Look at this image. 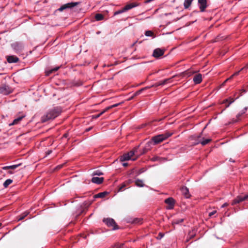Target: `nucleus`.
<instances>
[{"label":"nucleus","instance_id":"nucleus-1","mask_svg":"<svg viewBox=\"0 0 248 248\" xmlns=\"http://www.w3.org/2000/svg\"><path fill=\"white\" fill-rule=\"evenodd\" d=\"M61 112L62 108L61 107H55L50 109L46 115L42 117V122L45 123L48 120L54 119L58 116Z\"/></svg>","mask_w":248,"mask_h":248},{"label":"nucleus","instance_id":"nucleus-2","mask_svg":"<svg viewBox=\"0 0 248 248\" xmlns=\"http://www.w3.org/2000/svg\"><path fill=\"white\" fill-rule=\"evenodd\" d=\"M173 134V132L170 131H166L164 134H159L154 137H153L151 140L148 141L146 144V146H149L151 144L154 142V144H157L164 140H165L169 137H170Z\"/></svg>","mask_w":248,"mask_h":248},{"label":"nucleus","instance_id":"nucleus-3","mask_svg":"<svg viewBox=\"0 0 248 248\" xmlns=\"http://www.w3.org/2000/svg\"><path fill=\"white\" fill-rule=\"evenodd\" d=\"M104 222L108 227H113V230H115L119 229L118 226L117 225L115 220L111 218H104L103 219Z\"/></svg>","mask_w":248,"mask_h":248},{"label":"nucleus","instance_id":"nucleus-4","mask_svg":"<svg viewBox=\"0 0 248 248\" xmlns=\"http://www.w3.org/2000/svg\"><path fill=\"white\" fill-rule=\"evenodd\" d=\"M80 3V2H69V3H66L65 4H63L62 6H61L58 9V10L60 11V12H62L63 10L67 9H71V8L74 7L75 6H76L78 5Z\"/></svg>","mask_w":248,"mask_h":248},{"label":"nucleus","instance_id":"nucleus-5","mask_svg":"<svg viewBox=\"0 0 248 248\" xmlns=\"http://www.w3.org/2000/svg\"><path fill=\"white\" fill-rule=\"evenodd\" d=\"M11 46L16 52L21 51L24 48V45L21 42H15L12 44Z\"/></svg>","mask_w":248,"mask_h":248},{"label":"nucleus","instance_id":"nucleus-6","mask_svg":"<svg viewBox=\"0 0 248 248\" xmlns=\"http://www.w3.org/2000/svg\"><path fill=\"white\" fill-rule=\"evenodd\" d=\"M175 201L172 197H169L165 200V203L168 205L166 207L167 209H172L174 207Z\"/></svg>","mask_w":248,"mask_h":248},{"label":"nucleus","instance_id":"nucleus-7","mask_svg":"<svg viewBox=\"0 0 248 248\" xmlns=\"http://www.w3.org/2000/svg\"><path fill=\"white\" fill-rule=\"evenodd\" d=\"M11 92L10 88L8 85L3 84L0 86V93L7 95L11 93Z\"/></svg>","mask_w":248,"mask_h":248},{"label":"nucleus","instance_id":"nucleus-8","mask_svg":"<svg viewBox=\"0 0 248 248\" xmlns=\"http://www.w3.org/2000/svg\"><path fill=\"white\" fill-rule=\"evenodd\" d=\"M198 3L200 11L201 12H204L205 9L207 7V0H198Z\"/></svg>","mask_w":248,"mask_h":248},{"label":"nucleus","instance_id":"nucleus-9","mask_svg":"<svg viewBox=\"0 0 248 248\" xmlns=\"http://www.w3.org/2000/svg\"><path fill=\"white\" fill-rule=\"evenodd\" d=\"M164 53V50L160 48L155 49L153 53V56L155 58H159L160 56H162Z\"/></svg>","mask_w":248,"mask_h":248},{"label":"nucleus","instance_id":"nucleus-10","mask_svg":"<svg viewBox=\"0 0 248 248\" xmlns=\"http://www.w3.org/2000/svg\"><path fill=\"white\" fill-rule=\"evenodd\" d=\"M211 139H206L204 140V138H201V140H198V141L192 142V145H196L199 143L202 144V145H205L211 141Z\"/></svg>","mask_w":248,"mask_h":248},{"label":"nucleus","instance_id":"nucleus-11","mask_svg":"<svg viewBox=\"0 0 248 248\" xmlns=\"http://www.w3.org/2000/svg\"><path fill=\"white\" fill-rule=\"evenodd\" d=\"M139 5V3L137 2H132L126 4L124 7V11L125 12L133 8L136 7Z\"/></svg>","mask_w":248,"mask_h":248},{"label":"nucleus","instance_id":"nucleus-12","mask_svg":"<svg viewBox=\"0 0 248 248\" xmlns=\"http://www.w3.org/2000/svg\"><path fill=\"white\" fill-rule=\"evenodd\" d=\"M181 190L183 194L185 196V197L186 198H189L190 197L191 195L190 194L189 192V189L187 187H186L185 186H183L181 188Z\"/></svg>","mask_w":248,"mask_h":248},{"label":"nucleus","instance_id":"nucleus-13","mask_svg":"<svg viewBox=\"0 0 248 248\" xmlns=\"http://www.w3.org/2000/svg\"><path fill=\"white\" fill-rule=\"evenodd\" d=\"M142 220L140 218H130L128 219L127 222L134 224H140L142 223Z\"/></svg>","mask_w":248,"mask_h":248},{"label":"nucleus","instance_id":"nucleus-14","mask_svg":"<svg viewBox=\"0 0 248 248\" xmlns=\"http://www.w3.org/2000/svg\"><path fill=\"white\" fill-rule=\"evenodd\" d=\"M244 198L243 196H238L235 198L232 202V205H233L239 203L244 201Z\"/></svg>","mask_w":248,"mask_h":248},{"label":"nucleus","instance_id":"nucleus-15","mask_svg":"<svg viewBox=\"0 0 248 248\" xmlns=\"http://www.w3.org/2000/svg\"><path fill=\"white\" fill-rule=\"evenodd\" d=\"M239 97V96H238L235 99H233V98H232L231 97H230L228 99H226L224 100L221 103L222 104L226 103L228 102L229 100H230V102H228V104H226L225 106V108H228L231 104L233 103L235 101V100L237 99Z\"/></svg>","mask_w":248,"mask_h":248},{"label":"nucleus","instance_id":"nucleus-16","mask_svg":"<svg viewBox=\"0 0 248 248\" xmlns=\"http://www.w3.org/2000/svg\"><path fill=\"white\" fill-rule=\"evenodd\" d=\"M202 133H203V131H202L199 135H191L189 137V139L191 140H193L194 141L193 142L198 141V140H201Z\"/></svg>","mask_w":248,"mask_h":248},{"label":"nucleus","instance_id":"nucleus-17","mask_svg":"<svg viewBox=\"0 0 248 248\" xmlns=\"http://www.w3.org/2000/svg\"><path fill=\"white\" fill-rule=\"evenodd\" d=\"M7 61L9 63H16L19 61V59L16 56L12 55L7 57Z\"/></svg>","mask_w":248,"mask_h":248},{"label":"nucleus","instance_id":"nucleus-18","mask_svg":"<svg viewBox=\"0 0 248 248\" xmlns=\"http://www.w3.org/2000/svg\"><path fill=\"white\" fill-rule=\"evenodd\" d=\"M60 68V66H56L54 68H48L47 69L46 71V76H49L51 74L58 71Z\"/></svg>","mask_w":248,"mask_h":248},{"label":"nucleus","instance_id":"nucleus-19","mask_svg":"<svg viewBox=\"0 0 248 248\" xmlns=\"http://www.w3.org/2000/svg\"><path fill=\"white\" fill-rule=\"evenodd\" d=\"M193 81L196 84L200 83L202 81V75L201 74L196 75L193 78Z\"/></svg>","mask_w":248,"mask_h":248},{"label":"nucleus","instance_id":"nucleus-20","mask_svg":"<svg viewBox=\"0 0 248 248\" xmlns=\"http://www.w3.org/2000/svg\"><path fill=\"white\" fill-rule=\"evenodd\" d=\"M104 178L103 177H93L92 179V182L93 183H95L96 184H101L103 182Z\"/></svg>","mask_w":248,"mask_h":248},{"label":"nucleus","instance_id":"nucleus-21","mask_svg":"<svg viewBox=\"0 0 248 248\" xmlns=\"http://www.w3.org/2000/svg\"><path fill=\"white\" fill-rule=\"evenodd\" d=\"M108 193L107 191H104L103 192L99 193L93 196L94 200L96 198H103L105 197L107 195H108Z\"/></svg>","mask_w":248,"mask_h":248},{"label":"nucleus","instance_id":"nucleus-22","mask_svg":"<svg viewBox=\"0 0 248 248\" xmlns=\"http://www.w3.org/2000/svg\"><path fill=\"white\" fill-rule=\"evenodd\" d=\"M20 165H21V164H18L17 165L4 166L2 168V169L4 170H9V169L15 170V169H16L17 167H18L19 166H20Z\"/></svg>","mask_w":248,"mask_h":248},{"label":"nucleus","instance_id":"nucleus-23","mask_svg":"<svg viewBox=\"0 0 248 248\" xmlns=\"http://www.w3.org/2000/svg\"><path fill=\"white\" fill-rule=\"evenodd\" d=\"M131 159L130 157V156L128 154L125 153L122 156L120 157V161L122 162L129 160Z\"/></svg>","mask_w":248,"mask_h":248},{"label":"nucleus","instance_id":"nucleus-24","mask_svg":"<svg viewBox=\"0 0 248 248\" xmlns=\"http://www.w3.org/2000/svg\"><path fill=\"white\" fill-rule=\"evenodd\" d=\"M25 115H22L21 116H19L17 117V118L15 119L12 123L10 124L9 125H13L14 124H17L19 122H20L24 117H25Z\"/></svg>","mask_w":248,"mask_h":248},{"label":"nucleus","instance_id":"nucleus-25","mask_svg":"<svg viewBox=\"0 0 248 248\" xmlns=\"http://www.w3.org/2000/svg\"><path fill=\"white\" fill-rule=\"evenodd\" d=\"M135 185L138 187H144L145 185L142 180L137 179L135 180Z\"/></svg>","mask_w":248,"mask_h":248},{"label":"nucleus","instance_id":"nucleus-26","mask_svg":"<svg viewBox=\"0 0 248 248\" xmlns=\"http://www.w3.org/2000/svg\"><path fill=\"white\" fill-rule=\"evenodd\" d=\"M152 88V86H147L143 88L134 93V96H136L140 94L143 91Z\"/></svg>","mask_w":248,"mask_h":248},{"label":"nucleus","instance_id":"nucleus-27","mask_svg":"<svg viewBox=\"0 0 248 248\" xmlns=\"http://www.w3.org/2000/svg\"><path fill=\"white\" fill-rule=\"evenodd\" d=\"M139 148V146H138L135 147L132 150V152H133V153L135 154V155H137V157L136 158H132V160H133V161L136 160L137 159V158L140 156V155H139V153H138Z\"/></svg>","mask_w":248,"mask_h":248},{"label":"nucleus","instance_id":"nucleus-28","mask_svg":"<svg viewBox=\"0 0 248 248\" xmlns=\"http://www.w3.org/2000/svg\"><path fill=\"white\" fill-rule=\"evenodd\" d=\"M193 0H185L184 6L185 9H188L191 5Z\"/></svg>","mask_w":248,"mask_h":248},{"label":"nucleus","instance_id":"nucleus-29","mask_svg":"<svg viewBox=\"0 0 248 248\" xmlns=\"http://www.w3.org/2000/svg\"><path fill=\"white\" fill-rule=\"evenodd\" d=\"M104 16L101 14H97L95 16V18L97 21H100L104 19Z\"/></svg>","mask_w":248,"mask_h":248},{"label":"nucleus","instance_id":"nucleus-30","mask_svg":"<svg viewBox=\"0 0 248 248\" xmlns=\"http://www.w3.org/2000/svg\"><path fill=\"white\" fill-rule=\"evenodd\" d=\"M13 180L10 179H7L3 183V186L5 188L7 187L12 183Z\"/></svg>","mask_w":248,"mask_h":248},{"label":"nucleus","instance_id":"nucleus-31","mask_svg":"<svg viewBox=\"0 0 248 248\" xmlns=\"http://www.w3.org/2000/svg\"><path fill=\"white\" fill-rule=\"evenodd\" d=\"M28 214H29V212H25L24 213H23L22 214H21V215L19 216L18 217V221H20V220L23 219L26 216H28Z\"/></svg>","mask_w":248,"mask_h":248},{"label":"nucleus","instance_id":"nucleus-32","mask_svg":"<svg viewBox=\"0 0 248 248\" xmlns=\"http://www.w3.org/2000/svg\"><path fill=\"white\" fill-rule=\"evenodd\" d=\"M183 221V218L174 219L172 221V225L174 226L175 224H178Z\"/></svg>","mask_w":248,"mask_h":248},{"label":"nucleus","instance_id":"nucleus-33","mask_svg":"<svg viewBox=\"0 0 248 248\" xmlns=\"http://www.w3.org/2000/svg\"><path fill=\"white\" fill-rule=\"evenodd\" d=\"M103 174H104L103 173L99 170H95L92 173L93 176H95V175L101 176V175H103Z\"/></svg>","mask_w":248,"mask_h":248},{"label":"nucleus","instance_id":"nucleus-34","mask_svg":"<svg viewBox=\"0 0 248 248\" xmlns=\"http://www.w3.org/2000/svg\"><path fill=\"white\" fill-rule=\"evenodd\" d=\"M106 112V110L105 109L102 112H101L99 114H98L97 115H92V119H97V118H99L101 115H102L103 114H104Z\"/></svg>","mask_w":248,"mask_h":248},{"label":"nucleus","instance_id":"nucleus-35","mask_svg":"<svg viewBox=\"0 0 248 248\" xmlns=\"http://www.w3.org/2000/svg\"><path fill=\"white\" fill-rule=\"evenodd\" d=\"M243 114H241V112H239L237 115H236V119H233L232 120V123H236L240 120V117Z\"/></svg>","mask_w":248,"mask_h":248},{"label":"nucleus","instance_id":"nucleus-36","mask_svg":"<svg viewBox=\"0 0 248 248\" xmlns=\"http://www.w3.org/2000/svg\"><path fill=\"white\" fill-rule=\"evenodd\" d=\"M93 202V201L92 202H85L83 204V206H81V207L82 208H83L84 207L87 208L89 206H90V205Z\"/></svg>","mask_w":248,"mask_h":248},{"label":"nucleus","instance_id":"nucleus-37","mask_svg":"<svg viewBox=\"0 0 248 248\" xmlns=\"http://www.w3.org/2000/svg\"><path fill=\"white\" fill-rule=\"evenodd\" d=\"M122 103H123V102H121V103H119L115 104L114 105H111L110 106H109V107L106 108H105V109H106V111H107L109 109L112 108H114V107H116L119 106L120 104H121Z\"/></svg>","mask_w":248,"mask_h":248},{"label":"nucleus","instance_id":"nucleus-38","mask_svg":"<svg viewBox=\"0 0 248 248\" xmlns=\"http://www.w3.org/2000/svg\"><path fill=\"white\" fill-rule=\"evenodd\" d=\"M165 160V159L160 158L159 156H154L152 158V160L153 161H161V160Z\"/></svg>","mask_w":248,"mask_h":248},{"label":"nucleus","instance_id":"nucleus-39","mask_svg":"<svg viewBox=\"0 0 248 248\" xmlns=\"http://www.w3.org/2000/svg\"><path fill=\"white\" fill-rule=\"evenodd\" d=\"M145 35L146 36H154V37H155V36L154 35V33L151 31H146L145 32Z\"/></svg>","mask_w":248,"mask_h":248},{"label":"nucleus","instance_id":"nucleus-40","mask_svg":"<svg viewBox=\"0 0 248 248\" xmlns=\"http://www.w3.org/2000/svg\"><path fill=\"white\" fill-rule=\"evenodd\" d=\"M148 149H147L146 147L143 148L142 150L140 151V152L139 153V155H140L145 154L148 151Z\"/></svg>","mask_w":248,"mask_h":248},{"label":"nucleus","instance_id":"nucleus-41","mask_svg":"<svg viewBox=\"0 0 248 248\" xmlns=\"http://www.w3.org/2000/svg\"><path fill=\"white\" fill-rule=\"evenodd\" d=\"M126 186V183H125V182H124V183H123V184L121 185V186L119 187L118 191H123V190L124 188Z\"/></svg>","mask_w":248,"mask_h":248},{"label":"nucleus","instance_id":"nucleus-42","mask_svg":"<svg viewBox=\"0 0 248 248\" xmlns=\"http://www.w3.org/2000/svg\"><path fill=\"white\" fill-rule=\"evenodd\" d=\"M170 79V78H167V79H164L163 81H160L159 84L161 85V86L164 85L166 84Z\"/></svg>","mask_w":248,"mask_h":248},{"label":"nucleus","instance_id":"nucleus-43","mask_svg":"<svg viewBox=\"0 0 248 248\" xmlns=\"http://www.w3.org/2000/svg\"><path fill=\"white\" fill-rule=\"evenodd\" d=\"M124 12H125V11H124V8H123L122 9H121V10H118V11H116V12L114 13V16H116V15H117L123 13H124Z\"/></svg>","mask_w":248,"mask_h":248},{"label":"nucleus","instance_id":"nucleus-44","mask_svg":"<svg viewBox=\"0 0 248 248\" xmlns=\"http://www.w3.org/2000/svg\"><path fill=\"white\" fill-rule=\"evenodd\" d=\"M145 171V170L144 168H141L137 172V176L139 175L140 174H141L142 173L144 172Z\"/></svg>","mask_w":248,"mask_h":248},{"label":"nucleus","instance_id":"nucleus-45","mask_svg":"<svg viewBox=\"0 0 248 248\" xmlns=\"http://www.w3.org/2000/svg\"><path fill=\"white\" fill-rule=\"evenodd\" d=\"M164 236V233L162 232H159L156 238L158 240H160Z\"/></svg>","mask_w":248,"mask_h":248},{"label":"nucleus","instance_id":"nucleus-46","mask_svg":"<svg viewBox=\"0 0 248 248\" xmlns=\"http://www.w3.org/2000/svg\"><path fill=\"white\" fill-rule=\"evenodd\" d=\"M248 109V107H246L244 108V109L243 110H241V114H244L246 113V112L247 111Z\"/></svg>","mask_w":248,"mask_h":248},{"label":"nucleus","instance_id":"nucleus-47","mask_svg":"<svg viewBox=\"0 0 248 248\" xmlns=\"http://www.w3.org/2000/svg\"><path fill=\"white\" fill-rule=\"evenodd\" d=\"M127 154H129V156H130V157L131 159V157H132L134 155H135V154H134L133 152H132V151H130L129 152L127 153Z\"/></svg>","mask_w":248,"mask_h":248},{"label":"nucleus","instance_id":"nucleus-48","mask_svg":"<svg viewBox=\"0 0 248 248\" xmlns=\"http://www.w3.org/2000/svg\"><path fill=\"white\" fill-rule=\"evenodd\" d=\"M244 198L245 201H248V192L245 194Z\"/></svg>","mask_w":248,"mask_h":248},{"label":"nucleus","instance_id":"nucleus-49","mask_svg":"<svg viewBox=\"0 0 248 248\" xmlns=\"http://www.w3.org/2000/svg\"><path fill=\"white\" fill-rule=\"evenodd\" d=\"M216 211H213L212 212H211V213H210L209 214V217H212L213 215H214L216 213Z\"/></svg>","mask_w":248,"mask_h":248},{"label":"nucleus","instance_id":"nucleus-50","mask_svg":"<svg viewBox=\"0 0 248 248\" xmlns=\"http://www.w3.org/2000/svg\"><path fill=\"white\" fill-rule=\"evenodd\" d=\"M158 86H161V85L159 84V82L155 84L152 85L151 86H152V87H157Z\"/></svg>","mask_w":248,"mask_h":248},{"label":"nucleus","instance_id":"nucleus-51","mask_svg":"<svg viewBox=\"0 0 248 248\" xmlns=\"http://www.w3.org/2000/svg\"><path fill=\"white\" fill-rule=\"evenodd\" d=\"M228 204L227 202L224 203V204L221 206V208H224V207H226V206H228Z\"/></svg>","mask_w":248,"mask_h":248},{"label":"nucleus","instance_id":"nucleus-52","mask_svg":"<svg viewBox=\"0 0 248 248\" xmlns=\"http://www.w3.org/2000/svg\"><path fill=\"white\" fill-rule=\"evenodd\" d=\"M195 234H189V239H191L194 236Z\"/></svg>","mask_w":248,"mask_h":248},{"label":"nucleus","instance_id":"nucleus-53","mask_svg":"<svg viewBox=\"0 0 248 248\" xmlns=\"http://www.w3.org/2000/svg\"><path fill=\"white\" fill-rule=\"evenodd\" d=\"M230 80V78H227V79H226L224 82L222 84V86H224L225 85V84L229 80Z\"/></svg>","mask_w":248,"mask_h":248},{"label":"nucleus","instance_id":"nucleus-54","mask_svg":"<svg viewBox=\"0 0 248 248\" xmlns=\"http://www.w3.org/2000/svg\"><path fill=\"white\" fill-rule=\"evenodd\" d=\"M245 68H248V63L247 64H246L245 67L242 68L240 70H243L244 69H245Z\"/></svg>","mask_w":248,"mask_h":248},{"label":"nucleus","instance_id":"nucleus-55","mask_svg":"<svg viewBox=\"0 0 248 248\" xmlns=\"http://www.w3.org/2000/svg\"><path fill=\"white\" fill-rule=\"evenodd\" d=\"M51 153H52V151L51 150H48V151H47L46 154L47 155H50Z\"/></svg>","mask_w":248,"mask_h":248},{"label":"nucleus","instance_id":"nucleus-56","mask_svg":"<svg viewBox=\"0 0 248 248\" xmlns=\"http://www.w3.org/2000/svg\"><path fill=\"white\" fill-rule=\"evenodd\" d=\"M240 71H241V70H240V71H237V72H235V73H234V74H233V75H234V76L238 75V74H239V72H240Z\"/></svg>","mask_w":248,"mask_h":248},{"label":"nucleus","instance_id":"nucleus-57","mask_svg":"<svg viewBox=\"0 0 248 248\" xmlns=\"http://www.w3.org/2000/svg\"><path fill=\"white\" fill-rule=\"evenodd\" d=\"M186 75H187L188 76H190L192 73L190 72H186Z\"/></svg>","mask_w":248,"mask_h":248},{"label":"nucleus","instance_id":"nucleus-58","mask_svg":"<svg viewBox=\"0 0 248 248\" xmlns=\"http://www.w3.org/2000/svg\"><path fill=\"white\" fill-rule=\"evenodd\" d=\"M62 166H63L62 165H59V166H58L56 167V169H61V168H62Z\"/></svg>","mask_w":248,"mask_h":248},{"label":"nucleus","instance_id":"nucleus-59","mask_svg":"<svg viewBox=\"0 0 248 248\" xmlns=\"http://www.w3.org/2000/svg\"><path fill=\"white\" fill-rule=\"evenodd\" d=\"M84 211V209H82L80 211V212L78 214V215H81Z\"/></svg>","mask_w":248,"mask_h":248},{"label":"nucleus","instance_id":"nucleus-60","mask_svg":"<svg viewBox=\"0 0 248 248\" xmlns=\"http://www.w3.org/2000/svg\"><path fill=\"white\" fill-rule=\"evenodd\" d=\"M135 96H134V94H133V95H132L131 97H130L128 99V100H132V99L134 98V97H135Z\"/></svg>","mask_w":248,"mask_h":248},{"label":"nucleus","instance_id":"nucleus-61","mask_svg":"<svg viewBox=\"0 0 248 248\" xmlns=\"http://www.w3.org/2000/svg\"><path fill=\"white\" fill-rule=\"evenodd\" d=\"M240 92H241V93H246L247 91L245 89H242L240 90Z\"/></svg>","mask_w":248,"mask_h":248},{"label":"nucleus","instance_id":"nucleus-62","mask_svg":"<svg viewBox=\"0 0 248 248\" xmlns=\"http://www.w3.org/2000/svg\"><path fill=\"white\" fill-rule=\"evenodd\" d=\"M123 166H124V167H126V166H128V163H124L123 164Z\"/></svg>","mask_w":248,"mask_h":248},{"label":"nucleus","instance_id":"nucleus-63","mask_svg":"<svg viewBox=\"0 0 248 248\" xmlns=\"http://www.w3.org/2000/svg\"><path fill=\"white\" fill-rule=\"evenodd\" d=\"M132 182V181L131 180H128L126 183V184H130L131 183V182Z\"/></svg>","mask_w":248,"mask_h":248},{"label":"nucleus","instance_id":"nucleus-64","mask_svg":"<svg viewBox=\"0 0 248 248\" xmlns=\"http://www.w3.org/2000/svg\"><path fill=\"white\" fill-rule=\"evenodd\" d=\"M92 129V127H90L87 129H86V131L88 132V131H89L90 130H91Z\"/></svg>","mask_w":248,"mask_h":248}]
</instances>
